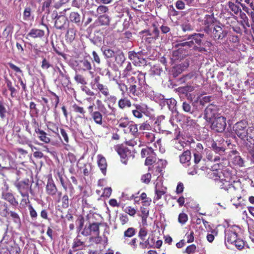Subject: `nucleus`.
Listing matches in <instances>:
<instances>
[{
    "instance_id": "7",
    "label": "nucleus",
    "mask_w": 254,
    "mask_h": 254,
    "mask_svg": "<svg viewBox=\"0 0 254 254\" xmlns=\"http://www.w3.org/2000/svg\"><path fill=\"white\" fill-rule=\"evenodd\" d=\"M117 151L121 157L122 162L125 165L127 164V161L131 157H133L131 151L127 148L120 147L118 148Z\"/></svg>"
},
{
    "instance_id": "6",
    "label": "nucleus",
    "mask_w": 254,
    "mask_h": 254,
    "mask_svg": "<svg viewBox=\"0 0 254 254\" xmlns=\"http://www.w3.org/2000/svg\"><path fill=\"white\" fill-rule=\"evenodd\" d=\"M128 58L136 66H141L145 64V60L143 59L140 53H136L134 51L128 52Z\"/></svg>"
},
{
    "instance_id": "49",
    "label": "nucleus",
    "mask_w": 254,
    "mask_h": 254,
    "mask_svg": "<svg viewBox=\"0 0 254 254\" xmlns=\"http://www.w3.org/2000/svg\"><path fill=\"white\" fill-rule=\"evenodd\" d=\"M124 211L132 216H134L136 213L135 209L131 206L126 207L124 209Z\"/></svg>"
},
{
    "instance_id": "51",
    "label": "nucleus",
    "mask_w": 254,
    "mask_h": 254,
    "mask_svg": "<svg viewBox=\"0 0 254 254\" xmlns=\"http://www.w3.org/2000/svg\"><path fill=\"white\" fill-rule=\"evenodd\" d=\"M6 112V109L3 103L0 101V117L1 119H3L5 117V113Z\"/></svg>"
},
{
    "instance_id": "50",
    "label": "nucleus",
    "mask_w": 254,
    "mask_h": 254,
    "mask_svg": "<svg viewBox=\"0 0 254 254\" xmlns=\"http://www.w3.org/2000/svg\"><path fill=\"white\" fill-rule=\"evenodd\" d=\"M194 162L195 164L198 163L202 158V153L200 152H193Z\"/></svg>"
},
{
    "instance_id": "30",
    "label": "nucleus",
    "mask_w": 254,
    "mask_h": 254,
    "mask_svg": "<svg viewBox=\"0 0 254 254\" xmlns=\"http://www.w3.org/2000/svg\"><path fill=\"white\" fill-rule=\"evenodd\" d=\"M135 234V230L134 228L130 227L128 228L126 231H125L124 237L125 239V243H127V238H130L132 237Z\"/></svg>"
},
{
    "instance_id": "58",
    "label": "nucleus",
    "mask_w": 254,
    "mask_h": 254,
    "mask_svg": "<svg viewBox=\"0 0 254 254\" xmlns=\"http://www.w3.org/2000/svg\"><path fill=\"white\" fill-rule=\"evenodd\" d=\"M150 153H153V149L150 148L142 149L141 152L142 157H145L146 155H148Z\"/></svg>"
},
{
    "instance_id": "23",
    "label": "nucleus",
    "mask_w": 254,
    "mask_h": 254,
    "mask_svg": "<svg viewBox=\"0 0 254 254\" xmlns=\"http://www.w3.org/2000/svg\"><path fill=\"white\" fill-rule=\"evenodd\" d=\"M91 117L94 122L99 125L103 124V115L99 111H94V113L91 115Z\"/></svg>"
},
{
    "instance_id": "43",
    "label": "nucleus",
    "mask_w": 254,
    "mask_h": 254,
    "mask_svg": "<svg viewBox=\"0 0 254 254\" xmlns=\"http://www.w3.org/2000/svg\"><path fill=\"white\" fill-rule=\"evenodd\" d=\"M147 234V230L145 228H141L138 233L139 237L142 240H145V237Z\"/></svg>"
},
{
    "instance_id": "44",
    "label": "nucleus",
    "mask_w": 254,
    "mask_h": 254,
    "mask_svg": "<svg viewBox=\"0 0 254 254\" xmlns=\"http://www.w3.org/2000/svg\"><path fill=\"white\" fill-rule=\"evenodd\" d=\"M74 79L77 82L82 85H85L87 83L84 78L80 74H76L74 77Z\"/></svg>"
},
{
    "instance_id": "33",
    "label": "nucleus",
    "mask_w": 254,
    "mask_h": 254,
    "mask_svg": "<svg viewBox=\"0 0 254 254\" xmlns=\"http://www.w3.org/2000/svg\"><path fill=\"white\" fill-rule=\"evenodd\" d=\"M91 232H93L95 235H99V224L97 223H93L89 225Z\"/></svg>"
},
{
    "instance_id": "60",
    "label": "nucleus",
    "mask_w": 254,
    "mask_h": 254,
    "mask_svg": "<svg viewBox=\"0 0 254 254\" xmlns=\"http://www.w3.org/2000/svg\"><path fill=\"white\" fill-rule=\"evenodd\" d=\"M182 27L183 31L184 32L190 31L193 30L192 26L189 23L183 24Z\"/></svg>"
},
{
    "instance_id": "2",
    "label": "nucleus",
    "mask_w": 254,
    "mask_h": 254,
    "mask_svg": "<svg viewBox=\"0 0 254 254\" xmlns=\"http://www.w3.org/2000/svg\"><path fill=\"white\" fill-rule=\"evenodd\" d=\"M217 106L213 104H209L204 110V119L208 123L211 122L213 119L219 116Z\"/></svg>"
},
{
    "instance_id": "56",
    "label": "nucleus",
    "mask_w": 254,
    "mask_h": 254,
    "mask_svg": "<svg viewBox=\"0 0 254 254\" xmlns=\"http://www.w3.org/2000/svg\"><path fill=\"white\" fill-rule=\"evenodd\" d=\"M175 6L179 10H183L185 8V2L182 0H177L175 3Z\"/></svg>"
},
{
    "instance_id": "61",
    "label": "nucleus",
    "mask_w": 254,
    "mask_h": 254,
    "mask_svg": "<svg viewBox=\"0 0 254 254\" xmlns=\"http://www.w3.org/2000/svg\"><path fill=\"white\" fill-rule=\"evenodd\" d=\"M58 71L59 72V78L61 80L64 79L68 81L67 75L65 74L66 72L65 71H62L59 68H58Z\"/></svg>"
},
{
    "instance_id": "8",
    "label": "nucleus",
    "mask_w": 254,
    "mask_h": 254,
    "mask_svg": "<svg viewBox=\"0 0 254 254\" xmlns=\"http://www.w3.org/2000/svg\"><path fill=\"white\" fill-rule=\"evenodd\" d=\"M160 104L165 106L167 105L168 109L172 113L177 112V101L174 98L165 99L163 95H160Z\"/></svg>"
},
{
    "instance_id": "12",
    "label": "nucleus",
    "mask_w": 254,
    "mask_h": 254,
    "mask_svg": "<svg viewBox=\"0 0 254 254\" xmlns=\"http://www.w3.org/2000/svg\"><path fill=\"white\" fill-rule=\"evenodd\" d=\"M213 38L215 40L222 39L226 35V32H224L221 27L216 25L212 31Z\"/></svg>"
},
{
    "instance_id": "57",
    "label": "nucleus",
    "mask_w": 254,
    "mask_h": 254,
    "mask_svg": "<svg viewBox=\"0 0 254 254\" xmlns=\"http://www.w3.org/2000/svg\"><path fill=\"white\" fill-rule=\"evenodd\" d=\"M129 123L130 122L128 121H124V120H121L119 122L118 126L120 127L127 129Z\"/></svg>"
},
{
    "instance_id": "34",
    "label": "nucleus",
    "mask_w": 254,
    "mask_h": 254,
    "mask_svg": "<svg viewBox=\"0 0 254 254\" xmlns=\"http://www.w3.org/2000/svg\"><path fill=\"white\" fill-rule=\"evenodd\" d=\"M99 22L102 25H107L109 24L110 19L107 15H102L99 17Z\"/></svg>"
},
{
    "instance_id": "11",
    "label": "nucleus",
    "mask_w": 254,
    "mask_h": 254,
    "mask_svg": "<svg viewBox=\"0 0 254 254\" xmlns=\"http://www.w3.org/2000/svg\"><path fill=\"white\" fill-rule=\"evenodd\" d=\"M67 22V18L64 15L61 14L55 21V26L58 29H65Z\"/></svg>"
},
{
    "instance_id": "52",
    "label": "nucleus",
    "mask_w": 254,
    "mask_h": 254,
    "mask_svg": "<svg viewBox=\"0 0 254 254\" xmlns=\"http://www.w3.org/2000/svg\"><path fill=\"white\" fill-rule=\"evenodd\" d=\"M151 178V174L150 173H147L141 177V180L143 183L148 184L150 181Z\"/></svg>"
},
{
    "instance_id": "25",
    "label": "nucleus",
    "mask_w": 254,
    "mask_h": 254,
    "mask_svg": "<svg viewBox=\"0 0 254 254\" xmlns=\"http://www.w3.org/2000/svg\"><path fill=\"white\" fill-rule=\"evenodd\" d=\"M165 193V188H160L159 185L157 184L155 187V196L154 197L155 200H159L161 198V196Z\"/></svg>"
},
{
    "instance_id": "42",
    "label": "nucleus",
    "mask_w": 254,
    "mask_h": 254,
    "mask_svg": "<svg viewBox=\"0 0 254 254\" xmlns=\"http://www.w3.org/2000/svg\"><path fill=\"white\" fill-rule=\"evenodd\" d=\"M103 54L107 58H111L114 56L115 53L110 49H105L103 51Z\"/></svg>"
},
{
    "instance_id": "53",
    "label": "nucleus",
    "mask_w": 254,
    "mask_h": 254,
    "mask_svg": "<svg viewBox=\"0 0 254 254\" xmlns=\"http://www.w3.org/2000/svg\"><path fill=\"white\" fill-rule=\"evenodd\" d=\"M196 248V247L195 245L193 244L191 245L186 248L185 253H187L188 254H193L195 252Z\"/></svg>"
},
{
    "instance_id": "48",
    "label": "nucleus",
    "mask_w": 254,
    "mask_h": 254,
    "mask_svg": "<svg viewBox=\"0 0 254 254\" xmlns=\"http://www.w3.org/2000/svg\"><path fill=\"white\" fill-rule=\"evenodd\" d=\"M151 71L153 74L157 75H160L163 72L162 69L157 66H154L152 67Z\"/></svg>"
},
{
    "instance_id": "63",
    "label": "nucleus",
    "mask_w": 254,
    "mask_h": 254,
    "mask_svg": "<svg viewBox=\"0 0 254 254\" xmlns=\"http://www.w3.org/2000/svg\"><path fill=\"white\" fill-rule=\"evenodd\" d=\"M51 66L49 62L45 59H43L42 62L41 67L44 69H47Z\"/></svg>"
},
{
    "instance_id": "36",
    "label": "nucleus",
    "mask_w": 254,
    "mask_h": 254,
    "mask_svg": "<svg viewBox=\"0 0 254 254\" xmlns=\"http://www.w3.org/2000/svg\"><path fill=\"white\" fill-rule=\"evenodd\" d=\"M31 17V8L30 7H26L25 8L23 18L24 20H29Z\"/></svg>"
},
{
    "instance_id": "26",
    "label": "nucleus",
    "mask_w": 254,
    "mask_h": 254,
    "mask_svg": "<svg viewBox=\"0 0 254 254\" xmlns=\"http://www.w3.org/2000/svg\"><path fill=\"white\" fill-rule=\"evenodd\" d=\"M97 89L105 96L107 97L109 95V90L108 87L101 83L97 84Z\"/></svg>"
},
{
    "instance_id": "14",
    "label": "nucleus",
    "mask_w": 254,
    "mask_h": 254,
    "mask_svg": "<svg viewBox=\"0 0 254 254\" xmlns=\"http://www.w3.org/2000/svg\"><path fill=\"white\" fill-rule=\"evenodd\" d=\"M218 182V184L221 189L228 190L229 189L234 188V186L226 179H220V176H216L214 179Z\"/></svg>"
},
{
    "instance_id": "47",
    "label": "nucleus",
    "mask_w": 254,
    "mask_h": 254,
    "mask_svg": "<svg viewBox=\"0 0 254 254\" xmlns=\"http://www.w3.org/2000/svg\"><path fill=\"white\" fill-rule=\"evenodd\" d=\"M187 39H193L194 41V43L195 42V43L198 45H200L202 41L201 39H200V38H199L198 37L196 36H194V34L189 35L187 38Z\"/></svg>"
},
{
    "instance_id": "59",
    "label": "nucleus",
    "mask_w": 254,
    "mask_h": 254,
    "mask_svg": "<svg viewBox=\"0 0 254 254\" xmlns=\"http://www.w3.org/2000/svg\"><path fill=\"white\" fill-rule=\"evenodd\" d=\"M212 147L216 153L223 152L224 151L223 147L217 146L215 142L212 144Z\"/></svg>"
},
{
    "instance_id": "35",
    "label": "nucleus",
    "mask_w": 254,
    "mask_h": 254,
    "mask_svg": "<svg viewBox=\"0 0 254 254\" xmlns=\"http://www.w3.org/2000/svg\"><path fill=\"white\" fill-rule=\"evenodd\" d=\"M214 18L213 15H206L205 17L204 24L206 28H208L211 24L214 23Z\"/></svg>"
},
{
    "instance_id": "9",
    "label": "nucleus",
    "mask_w": 254,
    "mask_h": 254,
    "mask_svg": "<svg viewBox=\"0 0 254 254\" xmlns=\"http://www.w3.org/2000/svg\"><path fill=\"white\" fill-rule=\"evenodd\" d=\"M108 107L111 110V112L107 110L105 105H101V108L99 109L98 111L101 113L103 117L105 118H106L108 120H111L112 118L115 117L116 109L115 108L111 107L110 105H108Z\"/></svg>"
},
{
    "instance_id": "16",
    "label": "nucleus",
    "mask_w": 254,
    "mask_h": 254,
    "mask_svg": "<svg viewBox=\"0 0 254 254\" xmlns=\"http://www.w3.org/2000/svg\"><path fill=\"white\" fill-rule=\"evenodd\" d=\"M45 32L43 30L38 29H32L27 34L26 36L27 39H29V37L33 38H41L44 35Z\"/></svg>"
},
{
    "instance_id": "10",
    "label": "nucleus",
    "mask_w": 254,
    "mask_h": 254,
    "mask_svg": "<svg viewBox=\"0 0 254 254\" xmlns=\"http://www.w3.org/2000/svg\"><path fill=\"white\" fill-rule=\"evenodd\" d=\"M128 90L127 93L131 97H138L142 93V86L140 85L128 84Z\"/></svg>"
},
{
    "instance_id": "27",
    "label": "nucleus",
    "mask_w": 254,
    "mask_h": 254,
    "mask_svg": "<svg viewBox=\"0 0 254 254\" xmlns=\"http://www.w3.org/2000/svg\"><path fill=\"white\" fill-rule=\"evenodd\" d=\"M117 84L118 85V87L120 89V90L122 92V95L124 96L125 93L128 90V85H126L124 82H123L121 80L117 81Z\"/></svg>"
},
{
    "instance_id": "22",
    "label": "nucleus",
    "mask_w": 254,
    "mask_h": 254,
    "mask_svg": "<svg viewBox=\"0 0 254 254\" xmlns=\"http://www.w3.org/2000/svg\"><path fill=\"white\" fill-rule=\"evenodd\" d=\"M69 18L71 22L75 23L78 25H80V24L81 23V16L77 12H71L69 15Z\"/></svg>"
},
{
    "instance_id": "28",
    "label": "nucleus",
    "mask_w": 254,
    "mask_h": 254,
    "mask_svg": "<svg viewBox=\"0 0 254 254\" xmlns=\"http://www.w3.org/2000/svg\"><path fill=\"white\" fill-rule=\"evenodd\" d=\"M142 137L148 143L153 142L155 138L154 134L151 132H143Z\"/></svg>"
},
{
    "instance_id": "17",
    "label": "nucleus",
    "mask_w": 254,
    "mask_h": 254,
    "mask_svg": "<svg viewBox=\"0 0 254 254\" xmlns=\"http://www.w3.org/2000/svg\"><path fill=\"white\" fill-rule=\"evenodd\" d=\"M97 162L99 167L100 168L102 173L105 175L106 172V168L107 166L106 160L101 155L97 156Z\"/></svg>"
},
{
    "instance_id": "24",
    "label": "nucleus",
    "mask_w": 254,
    "mask_h": 254,
    "mask_svg": "<svg viewBox=\"0 0 254 254\" xmlns=\"http://www.w3.org/2000/svg\"><path fill=\"white\" fill-rule=\"evenodd\" d=\"M118 106L120 109H124L126 107H130L131 103L129 100L127 98H124L119 100Z\"/></svg>"
},
{
    "instance_id": "18",
    "label": "nucleus",
    "mask_w": 254,
    "mask_h": 254,
    "mask_svg": "<svg viewBox=\"0 0 254 254\" xmlns=\"http://www.w3.org/2000/svg\"><path fill=\"white\" fill-rule=\"evenodd\" d=\"M46 192L50 195H54L57 192V189L52 180H48L46 185Z\"/></svg>"
},
{
    "instance_id": "54",
    "label": "nucleus",
    "mask_w": 254,
    "mask_h": 254,
    "mask_svg": "<svg viewBox=\"0 0 254 254\" xmlns=\"http://www.w3.org/2000/svg\"><path fill=\"white\" fill-rule=\"evenodd\" d=\"M6 212L8 213H10L11 217L14 219V221L16 223H19L20 221V218L18 216V215L13 211H6Z\"/></svg>"
},
{
    "instance_id": "5",
    "label": "nucleus",
    "mask_w": 254,
    "mask_h": 254,
    "mask_svg": "<svg viewBox=\"0 0 254 254\" xmlns=\"http://www.w3.org/2000/svg\"><path fill=\"white\" fill-rule=\"evenodd\" d=\"M14 185L23 197H27L29 196L28 190L30 186L28 179L21 181H17L14 183Z\"/></svg>"
},
{
    "instance_id": "64",
    "label": "nucleus",
    "mask_w": 254,
    "mask_h": 254,
    "mask_svg": "<svg viewBox=\"0 0 254 254\" xmlns=\"http://www.w3.org/2000/svg\"><path fill=\"white\" fill-rule=\"evenodd\" d=\"M211 96H205L202 97L199 101L200 104L204 106L206 103L210 101Z\"/></svg>"
},
{
    "instance_id": "38",
    "label": "nucleus",
    "mask_w": 254,
    "mask_h": 254,
    "mask_svg": "<svg viewBox=\"0 0 254 254\" xmlns=\"http://www.w3.org/2000/svg\"><path fill=\"white\" fill-rule=\"evenodd\" d=\"M72 108L75 112L79 113L84 116L85 111L83 107H80L77 104H74L72 105Z\"/></svg>"
},
{
    "instance_id": "37",
    "label": "nucleus",
    "mask_w": 254,
    "mask_h": 254,
    "mask_svg": "<svg viewBox=\"0 0 254 254\" xmlns=\"http://www.w3.org/2000/svg\"><path fill=\"white\" fill-rule=\"evenodd\" d=\"M194 44L193 40H190L188 42H183L178 43L176 45L177 47H187L188 48L192 47Z\"/></svg>"
},
{
    "instance_id": "19",
    "label": "nucleus",
    "mask_w": 254,
    "mask_h": 254,
    "mask_svg": "<svg viewBox=\"0 0 254 254\" xmlns=\"http://www.w3.org/2000/svg\"><path fill=\"white\" fill-rule=\"evenodd\" d=\"M2 197L4 200L9 202L10 204L13 206H16L18 205V201L16 200L14 195L10 192L3 193L2 194Z\"/></svg>"
},
{
    "instance_id": "31",
    "label": "nucleus",
    "mask_w": 254,
    "mask_h": 254,
    "mask_svg": "<svg viewBox=\"0 0 254 254\" xmlns=\"http://www.w3.org/2000/svg\"><path fill=\"white\" fill-rule=\"evenodd\" d=\"M136 70H133L131 64L130 63H128L125 68L123 71L124 76H129L133 75L132 72L136 71Z\"/></svg>"
},
{
    "instance_id": "41",
    "label": "nucleus",
    "mask_w": 254,
    "mask_h": 254,
    "mask_svg": "<svg viewBox=\"0 0 254 254\" xmlns=\"http://www.w3.org/2000/svg\"><path fill=\"white\" fill-rule=\"evenodd\" d=\"M182 108L184 111L187 113H192L191 107L190 103L187 102H184L182 105Z\"/></svg>"
},
{
    "instance_id": "29",
    "label": "nucleus",
    "mask_w": 254,
    "mask_h": 254,
    "mask_svg": "<svg viewBox=\"0 0 254 254\" xmlns=\"http://www.w3.org/2000/svg\"><path fill=\"white\" fill-rule=\"evenodd\" d=\"M125 132H129L133 135H135L138 131V128L137 125L130 123L127 129H124Z\"/></svg>"
},
{
    "instance_id": "62",
    "label": "nucleus",
    "mask_w": 254,
    "mask_h": 254,
    "mask_svg": "<svg viewBox=\"0 0 254 254\" xmlns=\"http://www.w3.org/2000/svg\"><path fill=\"white\" fill-rule=\"evenodd\" d=\"M60 132L62 137L64 138L65 143L68 142V137L66 131L63 128H60Z\"/></svg>"
},
{
    "instance_id": "3",
    "label": "nucleus",
    "mask_w": 254,
    "mask_h": 254,
    "mask_svg": "<svg viewBox=\"0 0 254 254\" xmlns=\"http://www.w3.org/2000/svg\"><path fill=\"white\" fill-rule=\"evenodd\" d=\"M226 118L223 116H219L215 118L210 122L211 128L217 132H222L226 127Z\"/></svg>"
},
{
    "instance_id": "4",
    "label": "nucleus",
    "mask_w": 254,
    "mask_h": 254,
    "mask_svg": "<svg viewBox=\"0 0 254 254\" xmlns=\"http://www.w3.org/2000/svg\"><path fill=\"white\" fill-rule=\"evenodd\" d=\"M132 73L133 75L127 79V84L142 86L145 82V74L138 70H136Z\"/></svg>"
},
{
    "instance_id": "1",
    "label": "nucleus",
    "mask_w": 254,
    "mask_h": 254,
    "mask_svg": "<svg viewBox=\"0 0 254 254\" xmlns=\"http://www.w3.org/2000/svg\"><path fill=\"white\" fill-rule=\"evenodd\" d=\"M235 133L242 139L245 140L248 136L252 138L250 133L252 132L254 128L248 127V124L245 121H241L236 124Z\"/></svg>"
},
{
    "instance_id": "15",
    "label": "nucleus",
    "mask_w": 254,
    "mask_h": 254,
    "mask_svg": "<svg viewBox=\"0 0 254 254\" xmlns=\"http://www.w3.org/2000/svg\"><path fill=\"white\" fill-rule=\"evenodd\" d=\"M225 243L227 242L230 244L235 243L237 241V234L232 231V230H227L225 233Z\"/></svg>"
},
{
    "instance_id": "46",
    "label": "nucleus",
    "mask_w": 254,
    "mask_h": 254,
    "mask_svg": "<svg viewBox=\"0 0 254 254\" xmlns=\"http://www.w3.org/2000/svg\"><path fill=\"white\" fill-rule=\"evenodd\" d=\"M233 162L240 166H242L244 164V161L240 156H235L233 158Z\"/></svg>"
},
{
    "instance_id": "20",
    "label": "nucleus",
    "mask_w": 254,
    "mask_h": 254,
    "mask_svg": "<svg viewBox=\"0 0 254 254\" xmlns=\"http://www.w3.org/2000/svg\"><path fill=\"white\" fill-rule=\"evenodd\" d=\"M35 131L38 134V138L41 141L45 143H49L50 142V138L47 136V133L44 131L37 127L35 129Z\"/></svg>"
},
{
    "instance_id": "45",
    "label": "nucleus",
    "mask_w": 254,
    "mask_h": 254,
    "mask_svg": "<svg viewBox=\"0 0 254 254\" xmlns=\"http://www.w3.org/2000/svg\"><path fill=\"white\" fill-rule=\"evenodd\" d=\"M66 37L70 42H71L74 40L75 38V33L73 29H70L67 31L66 34Z\"/></svg>"
},
{
    "instance_id": "21",
    "label": "nucleus",
    "mask_w": 254,
    "mask_h": 254,
    "mask_svg": "<svg viewBox=\"0 0 254 254\" xmlns=\"http://www.w3.org/2000/svg\"><path fill=\"white\" fill-rule=\"evenodd\" d=\"M191 159V153L189 150L184 151L181 155L180 156V160L181 163L186 164L188 166L190 165V161Z\"/></svg>"
},
{
    "instance_id": "13",
    "label": "nucleus",
    "mask_w": 254,
    "mask_h": 254,
    "mask_svg": "<svg viewBox=\"0 0 254 254\" xmlns=\"http://www.w3.org/2000/svg\"><path fill=\"white\" fill-rule=\"evenodd\" d=\"M77 66L79 70L86 71L92 69L91 64L87 59H83L79 61Z\"/></svg>"
},
{
    "instance_id": "40",
    "label": "nucleus",
    "mask_w": 254,
    "mask_h": 254,
    "mask_svg": "<svg viewBox=\"0 0 254 254\" xmlns=\"http://www.w3.org/2000/svg\"><path fill=\"white\" fill-rule=\"evenodd\" d=\"M109 8L107 6L101 5L97 7L96 12L98 14H102L107 12Z\"/></svg>"
},
{
    "instance_id": "55",
    "label": "nucleus",
    "mask_w": 254,
    "mask_h": 254,
    "mask_svg": "<svg viewBox=\"0 0 254 254\" xmlns=\"http://www.w3.org/2000/svg\"><path fill=\"white\" fill-rule=\"evenodd\" d=\"M234 245L238 250H242L244 248L245 244L242 240L238 239L234 243Z\"/></svg>"
},
{
    "instance_id": "32",
    "label": "nucleus",
    "mask_w": 254,
    "mask_h": 254,
    "mask_svg": "<svg viewBox=\"0 0 254 254\" xmlns=\"http://www.w3.org/2000/svg\"><path fill=\"white\" fill-rule=\"evenodd\" d=\"M228 6L230 9L236 14H238L239 12H241L240 7L234 2L229 1Z\"/></svg>"
},
{
    "instance_id": "39",
    "label": "nucleus",
    "mask_w": 254,
    "mask_h": 254,
    "mask_svg": "<svg viewBox=\"0 0 254 254\" xmlns=\"http://www.w3.org/2000/svg\"><path fill=\"white\" fill-rule=\"evenodd\" d=\"M188 215L186 214L182 213L179 214L178 217V221L182 224H184L186 223V222L188 221Z\"/></svg>"
}]
</instances>
